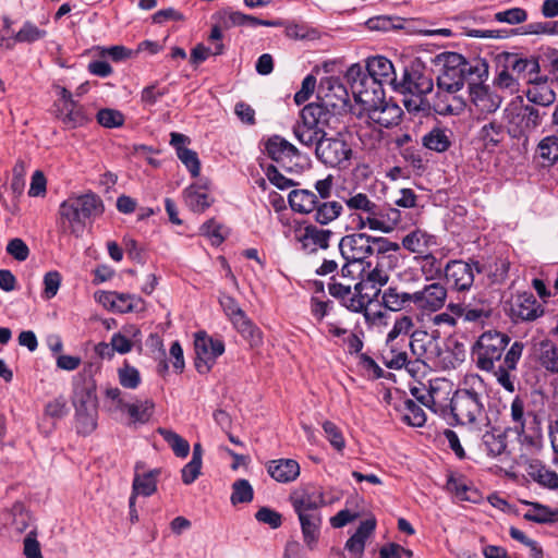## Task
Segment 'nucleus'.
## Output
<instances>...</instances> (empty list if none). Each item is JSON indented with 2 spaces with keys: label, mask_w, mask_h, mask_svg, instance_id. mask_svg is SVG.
Here are the masks:
<instances>
[{
  "label": "nucleus",
  "mask_w": 558,
  "mask_h": 558,
  "mask_svg": "<svg viewBox=\"0 0 558 558\" xmlns=\"http://www.w3.org/2000/svg\"><path fill=\"white\" fill-rule=\"evenodd\" d=\"M407 352L397 351L392 345L383 352V362L388 368H402L407 364Z\"/></svg>",
  "instance_id": "0e129e2a"
},
{
  "label": "nucleus",
  "mask_w": 558,
  "mask_h": 558,
  "mask_svg": "<svg viewBox=\"0 0 558 558\" xmlns=\"http://www.w3.org/2000/svg\"><path fill=\"white\" fill-rule=\"evenodd\" d=\"M367 122L378 125L380 128H392L397 125L402 117V109L395 102L387 101L384 97L374 106H366L363 108Z\"/></svg>",
  "instance_id": "4468645a"
},
{
  "label": "nucleus",
  "mask_w": 558,
  "mask_h": 558,
  "mask_svg": "<svg viewBox=\"0 0 558 558\" xmlns=\"http://www.w3.org/2000/svg\"><path fill=\"white\" fill-rule=\"evenodd\" d=\"M266 154L278 163L291 162L293 158L300 156L299 149L279 135H274L266 142Z\"/></svg>",
  "instance_id": "393cba45"
},
{
  "label": "nucleus",
  "mask_w": 558,
  "mask_h": 558,
  "mask_svg": "<svg viewBox=\"0 0 558 558\" xmlns=\"http://www.w3.org/2000/svg\"><path fill=\"white\" fill-rule=\"evenodd\" d=\"M403 418L408 424L416 427L423 426L426 422L423 409L411 399L404 401Z\"/></svg>",
  "instance_id": "4d7b16f0"
},
{
  "label": "nucleus",
  "mask_w": 558,
  "mask_h": 558,
  "mask_svg": "<svg viewBox=\"0 0 558 558\" xmlns=\"http://www.w3.org/2000/svg\"><path fill=\"white\" fill-rule=\"evenodd\" d=\"M332 231L320 229L315 225H307L298 235L301 247L306 253H315L317 250H326L329 246V240Z\"/></svg>",
  "instance_id": "aec40b11"
},
{
  "label": "nucleus",
  "mask_w": 558,
  "mask_h": 558,
  "mask_svg": "<svg viewBox=\"0 0 558 558\" xmlns=\"http://www.w3.org/2000/svg\"><path fill=\"white\" fill-rule=\"evenodd\" d=\"M462 89L445 88L437 86V92L433 97L430 108L439 116H458L464 111L466 102L460 94Z\"/></svg>",
  "instance_id": "ddd939ff"
},
{
  "label": "nucleus",
  "mask_w": 558,
  "mask_h": 558,
  "mask_svg": "<svg viewBox=\"0 0 558 558\" xmlns=\"http://www.w3.org/2000/svg\"><path fill=\"white\" fill-rule=\"evenodd\" d=\"M402 221V213L390 204H379L375 217L369 221V230L390 233Z\"/></svg>",
  "instance_id": "4be33fe9"
},
{
  "label": "nucleus",
  "mask_w": 558,
  "mask_h": 558,
  "mask_svg": "<svg viewBox=\"0 0 558 558\" xmlns=\"http://www.w3.org/2000/svg\"><path fill=\"white\" fill-rule=\"evenodd\" d=\"M157 433L165 439V441L171 447L174 454L179 458H186L190 452V444L183 437L175 432L159 427Z\"/></svg>",
  "instance_id": "49530a36"
},
{
  "label": "nucleus",
  "mask_w": 558,
  "mask_h": 558,
  "mask_svg": "<svg viewBox=\"0 0 558 558\" xmlns=\"http://www.w3.org/2000/svg\"><path fill=\"white\" fill-rule=\"evenodd\" d=\"M392 267V265L375 263L374 268L368 271L366 278L356 282V288L363 291L364 289H368L369 284H374L379 288L384 287L389 280L388 269H391Z\"/></svg>",
  "instance_id": "37998d69"
},
{
  "label": "nucleus",
  "mask_w": 558,
  "mask_h": 558,
  "mask_svg": "<svg viewBox=\"0 0 558 558\" xmlns=\"http://www.w3.org/2000/svg\"><path fill=\"white\" fill-rule=\"evenodd\" d=\"M526 97L534 105L545 108L554 104L556 94L546 84H536L529 88Z\"/></svg>",
  "instance_id": "8fccbe9b"
},
{
  "label": "nucleus",
  "mask_w": 558,
  "mask_h": 558,
  "mask_svg": "<svg viewBox=\"0 0 558 558\" xmlns=\"http://www.w3.org/2000/svg\"><path fill=\"white\" fill-rule=\"evenodd\" d=\"M410 392L418 402L433 412L446 415L450 391L445 380L436 379L430 381L428 387L423 384L412 386Z\"/></svg>",
  "instance_id": "1a4fd4ad"
},
{
  "label": "nucleus",
  "mask_w": 558,
  "mask_h": 558,
  "mask_svg": "<svg viewBox=\"0 0 558 558\" xmlns=\"http://www.w3.org/2000/svg\"><path fill=\"white\" fill-rule=\"evenodd\" d=\"M195 361L194 365L199 374L210 372L216 360L223 354L225 343L220 339H214L206 331H198L194 339Z\"/></svg>",
  "instance_id": "9d476101"
},
{
  "label": "nucleus",
  "mask_w": 558,
  "mask_h": 558,
  "mask_svg": "<svg viewBox=\"0 0 558 558\" xmlns=\"http://www.w3.org/2000/svg\"><path fill=\"white\" fill-rule=\"evenodd\" d=\"M347 82L356 102L366 106H374L385 96L384 87L372 80L360 64L351 65L345 73Z\"/></svg>",
  "instance_id": "0eeeda50"
},
{
  "label": "nucleus",
  "mask_w": 558,
  "mask_h": 558,
  "mask_svg": "<svg viewBox=\"0 0 558 558\" xmlns=\"http://www.w3.org/2000/svg\"><path fill=\"white\" fill-rule=\"evenodd\" d=\"M371 235L352 233L344 235L339 242V250L347 262H362L369 257Z\"/></svg>",
  "instance_id": "f3484780"
},
{
  "label": "nucleus",
  "mask_w": 558,
  "mask_h": 558,
  "mask_svg": "<svg viewBox=\"0 0 558 558\" xmlns=\"http://www.w3.org/2000/svg\"><path fill=\"white\" fill-rule=\"evenodd\" d=\"M119 381L124 388L135 389L141 384L138 371L130 365H124L118 371Z\"/></svg>",
  "instance_id": "338daca9"
},
{
  "label": "nucleus",
  "mask_w": 558,
  "mask_h": 558,
  "mask_svg": "<svg viewBox=\"0 0 558 558\" xmlns=\"http://www.w3.org/2000/svg\"><path fill=\"white\" fill-rule=\"evenodd\" d=\"M289 500L295 513L318 511L325 505L323 492L312 485H305L293 490Z\"/></svg>",
  "instance_id": "dca6fc26"
},
{
  "label": "nucleus",
  "mask_w": 558,
  "mask_h": 558,
  "mask_svg": "<svg viewBox=\"0 0 558 558\" xmlns=\"http://www.w3.org/2000/svg\"><path fill=\"white\" fill-rule=\"evenodd\" d=\"M488 399L484 379L475 373L464 375L457 390L448 399V410L456 424L481 426L487 421L485 402Z\"/></svg>",
  "instance_id": "f03ea898"
},
{
  "label": "nucleus",
  "mask_w": 558,
  "mask_h": 558,
  "mask_svg": "<svg viewBox=\"0 0 558 558\" xmlns=\"http://www.w3.org/2000/svg\"><path fill=\"white\" fill-rule=\"evenodd\" d=\"M354 292H352L351 281H340L336 277L331 278L328 283V291L330 295L339 299L342 304L352 312H362L366 306L372 303L374 293H363L362 290L356 288V283L353 286Z\"/></svg>",
  "instance_id": "9b49d317"
},
{
  "label": "nucleus",
  "mask_w": 558,
  "mask_h": 558,
  "mask_svg": "<svg viewBox=\"0 0 558 558\" xmlns=\"http://www.w3.org/2000/svg\"><path fill=\"white\" fill-rule=\"evenodd\" d=\"M323 429L330 445L337 451H342L345 447V440L340 428L335 423L330 421H325L323 423Z\"/></svg>",
  "instance_id": "e2e57ef3"
},
{
  "label": "nucleus",
  "mask_w": 558,
  "mask_h": 558,
  "mask_svg": "<svg viewBox=\"0 0 558 558\" xmlns=\"http://www.w3.org/2000/svg\"><path fill=\"white\" fill-rule=\"evenodd\" d=\"M343 211V206L337 201H318L314 210V219L317 223L325 226L338 219Z\"/></svg>",
  "instance_id": "ea45409f"
},
{
  "label": "nucleus",
  "mask_w": 558,
  "mask_h": 558,
  "mask_svg": "<svg viewBox=\"0 0 558 558\" xmlns=\"http://www.w3.org/2000/svg\"><path fill=\"white\" fill-rule=\"evenodd\" d=\"M433 80L418 70L404 69L400 80L397 78L392 89L403 96L408 111H426L430 104L426 95L433 90Z\"/></svg>",
  "instance_id": "39448f33"
},
{
  "label": "nucleus",
  "mask_w": 558,
  "mask_h": 558,
  "mask_svg": "<svg viewBox=\"0 0 558 558\" xmlns=\"http://www.w3.org/2000/svg\"><path fill=\"white\" fill-rule=\"evenodd\" d=\"M531 509L524 513L523 518L531 522L547 523L553 522L556 512L551 511L548 507L537 502H526Z\"/></svg>",
  "instance_id": "864d4df0"
},
{
  "label": "nucleus",
  "mask_w": 558,
  "mask_h": 558,
  "mask_svg": "<svg viewBox=\"0 0 558 558\" xmlns=\"http://www.w3.org/2000/svg\"><path fill=\"white\" fill-rule=\"evenodd\" d=\"M353 149L342 133L324 136L315 149V157L328 168L345 170L351 166Z\"/></svg>",
  "instance_id": "423d86ee"
},
{
  "label": "nucleus",
  "mask_w": 558,
  "mask_h": 558,
  "mask_svg": "<svg viewBox=\"0 0 558 558\" xmlns=\"http://www.w3.org/2000/svg\"><path fill=\"white\" fill-rule=\"evenodd\" d=\"M154 402L149 399L138 400L128 405L126 413L130 416L131 423L133 424H145L147 423L154 411Z\"/></svg>",
  "instance_id": "c03bdc74"
},
{
  "label": "nucleus",
  "mask_w": 558,
  "mask_h": 558,
  "mask_svg": "<svg viewBox=\"0 0 558 558\" xmlns=\"http://www.w3.org/2000/svg\"><path fill=\"white\" fill-rule=\"evenodd\" d=\"M104 210L102 199L97 194L88 192L63 201L59 208V215L63 226L65 222L69 223L65 231L80 236L86 221L101 216Z\"/></svg>",
  "instance_id": "20e7f679"
},
{
  "label": "nucleus",
  "mask_w": 558,
  "mask_h": 558,
  "mask_svg": "<svg viewBox=\"0 0 558 558\" xmlns=\"http://www.w3.org/2000/svg\"><path fill=\"white\" fill-rule=\"evenodd\" d=\"M335 118L332 111H330L325 105L318 102H312L306 105L300 114V120L313 125L316 130L327 131L326 129L330 125L331 119Z\"/></svg>",
  "instance_id": "bb28decb"
},
{
  "label": "nucleus",
  "mask_w": 558,
  "mask_h": 558,
  "mask_svg": "<svg viewBox=\"0 0 558 558\" xmlns=\"http://www.w3.org/2000/svg\"><path fill=\"white\" fill-rule=\"evenodd\" d=\"M414 327L412 317L402 315L396 319L391 330L387 335V344L393 342L400 335H408Z\"/></svg>",
  "instance_id": "680f3d73"
},
{
  "label": "nucleus",
  "mask_w": 558,
  "mask_h": 558,
  "mask_svg": "<svg viewBox=\"0 0 558 558\" xmlns=\"http://www.w3.org/2000/svg\"><path fill=\"white\" fill-rule=\"evenodd\" d=\"M512 315L522 320H534L542 315L543 310L533 294H519L511 306Z\"/></svg>",
  "instance_id": "7c9ffc66"
},
{
  "label": "nucleus",
  "mask_w": 558,
  "mask_h": 558,
  "mask_svg": "<svg viewBox=\"0 0 558 558\" xmlns=\"http://www.w3.org/2000/svg\"><path fill=\"white\" fill-rule=\"evenodd\" d=\"M530 475L544 487L556 489L558 488V474L543 465L532 466Z\"/></svg>",
  "instance_id": "5fc2aeb1"
},
{
  "label": "nucleus",
  "mask_w": 558,
  "mask_h": 558,
  "mask_svg": "<svg viewBox=\"0 0 558 558\" xmlns=\"http://www.w3.org/2000/svg\"><path fill=\"white\" fill-rule=\"evenodd\" d=\"M507 133L510 132L504 123L494 119L482 125L477 137L487 150H493L505 141Z\"/></svg>",
  "instance_id": "c756f323"
},
{
  "label": "nucleus",
  "mask_w": 558,
  "mask_h": 558,
  "mask_svg": "<svg viewBox=\"0 0 558 558\" xmlns=\"http://www.w3.org/2000/svg\"><path fill=\"white\" fill-rule=\"evenodd\" d=\"M46 31L38 28L31 22L24 23L22 28L10 39H8L7 47H11L16 43H35L46 36Z\"/></svg>",
  "instance_id": "de8ad7c7"
},
{
  "label": "nucleus",
  "mask_w": 558,
  "mask_h": 558,
  "mask_svg": "<svg viewBox=\"0 0 558 558\" xmlns=\"http://www.w3.org/2000/svg\"><path fill=\"white\" fill-rule=\"evenodd\" d=\"M538 360L547 371L558 373V348L551 341H541Z\"/></svg>",
  "instance_id": "09e8293b"
},
{
  "label": "nucleus",
  "mask_w": 558,
  "mask_h": 558,
  "mask_svg": "<svg viewBox=\"0 0 558 558\" xmlns=\"http://www.w3.org/2000/svg\"><path fill=\"white\" fill-rule=\"evenodd\" d=\"M292 132L300 144L314 149H316L324 136L327 135V131L316 130V128L302 120L293 125Z\"/></svg>",
  "instance_id": "f704fd0d"
},
{
  "label": "nucleus",
  "mask_w": 558,
  "mask_h": 558,
  "mask_svg": "<svg viewBox=\"0 0 558 558\" xmlns=\"http://www.w3.org/2000/svg\"><path fill=\"white\" fill-rule=\"evenodd\" d=\"M254 496L253 487L247 480H236L232 484V494L230 497L232 505L251 502Z\"/></svg>",
  "instance_id": "3c124183"
},
{
  "label": "nucleus",
  "mask_w": 558,
  "mask_h": 558,
  "mask_svg": "<svg viewBox=\"0 0 558 558\" xmlns=\"http://www.w3.org/2000/svg\"><path fill=\"white\" fill-rule=\"evenodd\" d=\"M537 150L542 159L554 163L558 160V137L556 135L544 137L538 143Z\"/></svg>",
  "instance_id": "6e6d98bb"
},
{
  "label": "nucleus",
  "mask_w": 558,
  "mask_h": 558,
  "mask_svg": "<svg viewBox=\"0 0 558 558\" xmlns=\"http://www.w3.org/2000/svg\"><path fill=\"white\" fill-rule=\"evenodd\" d=\"M23 554L26 558H44L40 550V544L37 541V532L31 530L24 538Z\"/></svg>",
  "instance_id": "774afa93"
},
{
  "label": "nucleus",
  "mask_w": 558,
  "mask_h": 558,
  "mask_svg": "<svg viewBox=\"0 0 558 558\" xmlns=\"http://www.w3.org/2000/svg\"><path fill=\"white\" fill-rule=\"evenodd\" d=\"M423 145L434 151L444 153L450 145V136L447 130L435 128L423 136Z\"/></svg>",
  "instance_id": "79ce46f5"
},
{
  "label": "nucleus",
  "mask_w": 558,
  "mask_h": 558,
  "mask_svg": "<svg viewBox=\"0 0 558 558\" xmlns=\"http://www.w3.org/2000/svg\"><path fill=\"white\" fill-rule=\"evenodd\" d=\"M189 137L180 133H171V145L177 150V156L181 162L189 169L192 177H197L201 171V162L197 154L184 146Z\"/></svg>",
  "instance_id": "c85d7f7f"
},
{
  "label": "nucleus",
  "mask_w": 558,
  "mask_h": 558,
  "mask_svg": "<svg viewBox=\"0 0 558 558\" xmlns=\"http://www.w3.org/2000/svg\"><path fill=\"white\" fill-rule=\"evenodd\" d=\"M474 270L482 271L478 262L468 263L461 259L449 260L444 274L446 280L457 291H469L474 282Z\"/></svg>",
  "instance_id": "f8f14e48"
},
{
  "label": "nucleus",
  "mask_w": 558,
  "mask_h": 558,
  "mask_svg": "<svg viewBox=\"0 0 558 558\" xmlns=\"http://www.w3.org/2000/svg\"><path fill=\"white\" fill-rule=\"evenodd\" d=\"M435 244V236L422 230L412 231L402 239V246L418 255L427 253V250Z\"/></svg>",
  "instance_id": "c9c22d12"
},
{
  "label": "nucleus",
  "mask_w": 558,
  "mask_h": 558,
  "mask_svg": "<svg viewBox=\"0 0 558 558\" xmlns=\"http://www.w3.org/2000/svg\"><path fill=\"white\" fill-rule=\"evenodd\" d=\"M143 469L144 465L142 462L136 463L131 496L137 497L141 495L148 497L157 489V478L160 475V470L154 469L142 472Z\"/></svg>",
  "instance_id": "b1692460"
},
{
  "label": "nucleus",
  "mask_w": 558,
  "mask_h": 558,
  "mask_svg": "<svg viewBox=\"0 0 558 558\" xmlns=\"http://www.w3.org/2000/svg\"><path fill=\"white\" fill-rule=\"evenodd\" d=\"M369 256L376 258V263L392 265L398 260L397 253L400 245L383 236H371L369 241Z\"/></svg>",
  "instance_id": "a878e982"
},
{
  "label": "nucleus",
  "mask_w": 558,
  "mask_h": 558,
  "mask_svg": "<svg viewBox=\"0 0 558 558\" xmlns=\"http://www.w3.org/2000/svg\"><path fill=\"white\" fill-rule=\"evenodd\" d=\"M484 81L472 82L469 87V94L472 104L484 113L495 112L501 105L502 98L492 92Z\"/></svg>",
  "instance_id": "6ab92c4d"
},
{
  "label": "nucleus",
  "mask_w": 558,
  "mask_h": 558,
  "mask_svg": "<svg viewBox=\"0 0 558 558\" xmlns=\"http://www.w3.org/2000/svg\"><path fill=\"white\" fill-rule=\"evenodd\" d=\"M267 472L279 483H291L300 475V464L293 459L271 460L267 463Z\"/></svg>",
  "instance_id": "cd10ccee"
},
{
  "label": "nucleus",
  "mask_w": 558,
  "mask_h": 558,
  "mask_svg": "<svg viewBox=\"0 0 558 558\" xmlns=\"http://www.w3.org/2000/svg\"><path fill=\"white\" fill-rule=\"evenodd\" d=\"M106 298L111 308L120 313L141 312L145 307L143 299L135 294L107 292Z\"/></svg>",
  "instance_id": "72a5a7b5"
},
{
  "label": "nucleus",
  "mask_w": 558,
  "mask_h": 558,
  "mask_svg": "<svg viewBox=\"0 0 558 558\" xmlns=\"http://www.w3.org/2000/svg\"><path fill=\"white\" fill-rule=\"evenodd\" d=\"M61 275L57 270L48 271L44 276V291L43 298L46 300H51L54 298L59 291L61 286Z\"/></svg>",
  "instance_id": "69168bd1"
},
{
  "label": "nucleus",
  "mask_w": 558,
  "mask_h": 558,
  "mask_svg": "<svg viewBox=\"0 0 558 558\" xmlns=\"http://www.w3.org/2000/svg\"><path fill=\"white\" fill-rule=\"evenodd\" d=\"M440 66L437 75V86L462 89L468 83L485 81L488 76V64L484 59L470 61L457 52H444L436 57Z\"/></svg>",
  "instance_id": "7ed1b4c3"
},
{
  "label": "nucleus",
  "mask_w": 558,
  "mask_h": 558,
  "mask_svg": "<svg viewBox=\"0 0 558 558\" xmlns=\"http://www.w3.org/2000/svg\"><path fill=\"white\" fill-rule=\"evenodd\" d=\"M231 322L236 330L244 338L250 340L252 345H257L260 342L262 337L259 329L251 322L244 312L235 316Z\"/></svg>",
  "instance_id": "a18cd8bd"
},
{
  "label": "nucleus",
  "mask_w": 558,
  "mask_h": 558,
  "mask_svg": "<svg viewBox=\"0 0 558 558\" xmlns=\"http://www.w3.org/2000/svg\"><path fill=\"white\" fill-rule=\"evenodd\" d=\"M494 85L499 89L514 94L519 90V77L504 68L495 78Z\"/></svg>",
  "instance_id": "bf43d9fd"
},
{
  "label": "nucleus",
  "mask_w": 558,
  "mask_h": 558,
  "mask_svg": "<svg viewBox=\"0 0 558 558\" xmlns=\"http://www.w3.org/2000/svg\"><path fill=\"white\" fill-rule=\"evenodd\" d=\"M381 302L389 311H402L413 304V293L400 291L396 287H389L383 292Z\"/></svg>",
  "instance_id": "e433bc0d"
},
{
  "label": "nucleus",
  "mask_w": 558,
  "mask_h": 558,
  "mask_svg": "<svg viewBox=\"0 0 558 558\" xmlns=\"http://www.w3.org/2000/svg\"><path fill=\"white\" fill-rule=\"evenodd\" d=\"M59 118L68 129H76L88 121V116L85 113L84 108L76 102L62 105Z\"/></svg>",
  "instance_id": "58836bf2"
},
{
  "label": "nucleus",
  "mask_w": 558,
  "mask_h": 558,
  "mask_svg": "<svg viewBox=\"0 0 558 558\" xmlns=\"http://www.w3.org/2000/svg\"><path fill=\"white\" fill-rule=\"evenodd\" d=\"M184 201L186 206L194 213L205 211L213 203L206 190L196 184H192L185 189Z\"/></svg>",
  "instance_id": "4c0bfd02"
},
{
  "label": "nucleus",
  "mask_w": 558,
  "mask_h": 558,
  "mask_svg": "<svg viewBox=\"0 0 558 558\" xmlns=\"http://www.w3.org/2000/svg\"><path fill=\"white\" fill-rule=\"evenodd\" d=\"M365 73L383 87L384 85L393 87L397 81L392 62L383 56L369 58L366 63Z\"/></svg>",
  "instance_id": "5701e85b"
},
{
  "label": "nucleus",
  "mask_w": 558,
  "mask_h": 558,
  "mask_svg": "<svg viewBox=\"0 0 558 558\" xmlns=\"http://www.w3.org/2000/svg\"><path fill=\"white\" fill-rule=\"evenodd\" d=\"M546 116L544 110L534 106L511 102L504 110L505 120L510 124L509 132L514 135H526L535 131Z\"/></svg>",
  "instance_id": "6e6552de"
},
{
  "label": "nucleus",
  "mask_w": 558,
  "mask_h": 558,
  "mask_svg": "<svg viewBox=\"0 0 558 558\" xmlns=\"http://www.w3.org/2000/svg\"><path fill=\"white\" fill-rule=\"evenodd\" d=\"M494 19L499 23L518 25L524 23L527 20V12L522 8H511L495 13Z\"/></svg>",
  "instance_id": "13d9d810"
},
{
  "label": "nucleus",
  "mask_w": 558,
  "mask_h": 558,
  "mask_svg": "<svg viewBox=\"0 0 558 558\" xmlns=\"http://www.w3.org/2000/svg\"><path fill=\"white\" fill-rule=\"evenodd\" d=\"M74 407L78 423L84 426L85 432H92L96 427L94 418L96 412L95 391L89 388L76 391L74 396Z\"/></svg>",
  "instance_id": "a211bd4d"
},
{
  "label": "nucleus",
  "mask_w": 558,
  "mask_h": 558,
  "mask_svg": "<svg viewBox=\"0 0 558 558\" xmlns=\"http://www.w3.org/2000/svg\"><path fill=\"white\" fill-rule=\"evenodd\" d=\"M510 342L509 336L496 330L482 333L472 348V356L476 366L485 372H494L498 384L509 392L514 391V376L523 352V343L514 341L505 354V359L498 367L495 363L500 361L507 345Z\"/></svg>",
  "instance_id": "f257e3e1"
},
{
  "label": "nucleus",
  "mask_w": 558,
  "mask_h": 558,
  "mask_svg": "<svg viewBox=\"0 0 558 558\" xmlns=\"http://www.w3.org/2000/svg\"><path fill=\"white\" fill-rule=\"evenodd\" d=\"M505 65L509 72L520 78L532 83L539 72L538 61L534 58H522L517 53H505Z\"/></svg>",
  "instance_id": "412c9836"
},
{
  "label": "nucleus",
  "mask_w": 558,
  "mask_h": 558,
  "mask_svg": "<svg viewBox=\"0 0 558 558\" xmlns=\"http://www.w3.org/2000/svg\"><path fill=\"white\" fill-rule=\"evenodd\" d=\"M483 445L489 456L498 457L506 451L507 439L504 434L486 432L483 435Z\"/></svg>",
  "instance_id": "603ef678"
},
{
  "label": "nucleus",
  "mask_w": 558,
  "mask_h": 558,
  "mask_svg": "<svg viewBox=\"0 0 558 558\" xmlns=\"http://www.w3.org/2000/svg\"><path fill=\"white\" fill-rule=\"evenodd\" d=\"M301 524L303 539L310 549H314L319 537L322 517L319 511L296 513Z\"/></svg>",
  "instance_id": "2f4dec72"
},
{
  "label": "nucleus",
  "mask_w": 558,
  "mask_h": 558,
  "mask_svg": "<svg viewBox=\"0 0 558 558\" xmlns=\"http://www.w3.org/2000/svg\"><path fill=\"white\" fill-rule=\"evenodd\" d=\"M414 260L426 280L437 279L444 271L441 260L430 253L416 255Z\"/></svg>",
  "instance_id": "a19ab883"
},
{
  "label": "nucleus",
  "mask_w": 558,
  "mask_h": 558,
  "mask_svg": "<svg viewBox=\"0 0 558 558\" xmlns=\"http://www.w3.org/2000/svg\"><path fill=\"white\" fill-rule=\"evenodd\" d=\"M447 293L444 284L433 282L413 292V304L424 312H437L445 305Z\"/></svg>",
  "instance_id": "2eb2a0df"
},
{
  "label": "nucleus",
  "mask_w": 558,
  "mask_h": 558,
  "mask_svg": "<svg viewBox=\"0 0 558 558\" xmlns=\"http://www.w3.org/2000/svg\"><path fill=\"white\" fill-rule=\"evenodd\" d=\"M97 121L105 128H118L124 123V116L114 109H101L97 112Z\"/></svg>",
  "instance_id": "052dcab7"
},
{
  "label": "nucleus",
  "mask_w": 558,
  "mask_h": 558,
  "mask_svg": "<svg viewBox=\"0 0 558 558\" xmlns=\"http://www.w3.org/2000/svg\"><path fill=\"white\" fill-rule=\"evenodd\" d=\"M288 201L293 211L307 215L314 213L319 199L314 191L300 189L291 191Z\"/></svg>",
  "instance_id": "473e14b6"
}]
</instances>
